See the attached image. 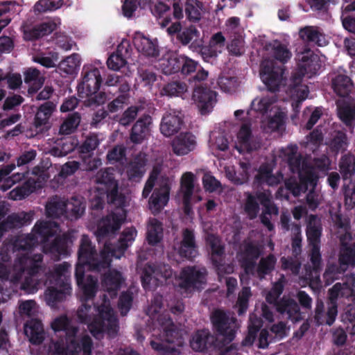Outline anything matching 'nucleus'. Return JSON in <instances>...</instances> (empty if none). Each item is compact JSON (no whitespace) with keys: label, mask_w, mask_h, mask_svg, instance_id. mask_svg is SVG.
Instances as JSON below:
<instances>
[{"label":"nucleus","mask_w":355,"mask_h":355,"mask_svg":"<svg viewBox=\"0 0 355 355\" xmlns=\"http://www.w3.org/2000/svg\"><path fill=\"white\" fill-rule=\"evenodd\" d=\"M121 211L124 212L123 209ZM125 217L124 213L112 212L100 220L95 235L98 242L103 243L104 245L99 254L89 236H82L78 250V260L87 264L90 271L101 272L110 268L112 257L115 256V249L107 239L121 228Z\"/></svg>","instance_id":"nucleus-1"},{"label":"nucleus","mask_w":355,"mask_h":355,"mask_svg":"<svg viewBox=\"0 0 355 355\" xmlns=\"http://www.w3.org/2000/svg\"><path fill=\"white\" fill-rule=\"evenodd\" d=\"M94 309L97 314L92 315V306L83 303L77 311L78 321L87 324L91 334L96 337L98 335L106 333L110 337H114L119 331V321L113 309L111 307L110 300L103 295L101 304L96 306Z\"/></svg>","instance_id":"nucleus-2"},{"label":"nucleus","mask_w":355,"mask_h":355,"mask_svg":"<svg viewBox=\"0 0 355 355\" xmlns=\"http://www.w3.org/2000/svg\"><path fill=\"white\" fill-rule=\"evenodd\" d=\"M95 181L97 186L90 200V208L92 210L103 209L105 198L108 204L116 207L123 208L125 206L126 198L123 193L119 192V184L115 180L113 168L101 169L96 175Z\"/></svg>","instance_id":"nucleus-3"},{"label":"nucleus","mask_w":355,"mask_h":355,"mask_svg":"<svg viewBox=\"0 0 355 355\" xmlns=\"http://www.w3.org/2000/svg\"><path fill=\"white\" fill-rule=\"evenodd\" d=\"M159 67L165 75L178 73L189 81L201 82L209 75L199 62L185 54L173 53L159 60Z\"/></svg>","instance_id":"nucleus-4"},{"label":"nucleus","mask_w":355,"mask_h":355,"mask_svg":"<svg viewBox=\"0 0 355 355\" xmlns=\"http://www.w3.org/2000/svg\"><path fill=\"white\" fill-rule=\"evenodd\" d=\"M42 261V254H35L31 257L24 254L17 258L13 266L16 272L13 280L19 281L24 277L21 289L28 293H34L37 290Z\"/></svg>","instance_id":"nucleus-5"},{"label":"nucleus","mask_w":355,"mask_h":355,"mask_svg":"<svg viewBox=\"0 0 355 355\" xmlns=\"http://www.w3.org/2000/svg\"><path fill=\"white\" fill-rule=\"evenodd\" d=\"M103 80L100 70L94 67L84 66L82 71V81L78 85V96L84 100L88 107L98 106L106 101V94L100 92Z\"/></svg>","instance_id":"nucleus-6"},{"label":"nucleus","mask_w":355,"mask_h":355,"mask_svg":"<svg viewBox=\"0 0 355 355\" xmlns=\"http://www.w3.org/2000/svg\"><path fill=\"white\" fill-rule=\"evenodd\" d=\"M71 265L68 262L55 265L48 279L53 286L48 287L45 291V298L49 305L54 306L66 300L71 294L70 279Z\"/></svg>","instance_id":"nucleus-7"},{"label":"nucleus","mask_w":355,"mask_h":355,"mask_svg":"<svg viewBox=\"0 0 355 355\" xmlns=\"http://www.w3.org/2000/svg\"><path fill=\"white\" fill-rule=\"evenodd\" d=\"M220 338L208 329H198L194 331L190 339V347L196 352H207L209 350H218L219 355H227L228 352L236 349L235 344L225 347L220 343Z\"/></svg>","instance_id":"nucleus-8"},{"label":"nucleus","mask_w":355,"mask_h":355,"mask_svg":"<svg viewBox=\"0 0 355 355\" xmlns=\"http://www.w3.org/2000/svg\"><path fill=\"white\" fill-rule=\"evenodd\" d=\"M214 335L220 338L225 347L230 346L236 334V319L221 309L214 310L210 316Z\"/></svg>","instance_id":"nucleus-9"},{"label":"nucleus","mask_w":355,"mask_h":355,"mask_svg":"<svg viewBox=\"0 0 355 355\" xmlns=\"http://www.w3.org/2000/svg\"><path fill=\"white\" fill-rule=\"evenodd\" d=\"M168 35L176 34L177 40L183 46L191 44L189 48L196 51L202 45V41L200 39V32L194 26L182 29L181 24L175 21L167 28Z\"/></svg>","instance_id":"nucleus-10"},{"label":"nucleus","mask_w":355,"mask_h":355,"mask_svg":"<svg viewBox=\"0 0 355 355\" xmlns=\"http://www.w3.org/2000/svg\"><path fill=\"white\" fill-rule=\"evenodd\" d=\"M339 267L332 266L328 267L324 273V278L334 279L337 273L344 272L349 266L355 265V243L353 245L342 243L340 254L338 257Z\"/></svg>","instance_id":"nucleus-11"},{"label":"nucleus","mask_w":355,"mask_h":355,"mask_svg":"<svg viewBox=\"0 0 355 355\" xmlns=\"http://www.w3.org/2000/svg\"><path fill=\"white\" fill-rule=\"evenodd\" d=\"M174 250L182 259L193 260L198 255V246L194 231L185 228L182 232V240L174 246Z\"/></svg>","instance_id":"nucleus-12"},{"label":"nucleus","mask_w":355,"mask_h":355,"mask_svg":"<svg viewBox=\"0 0 355 355\" xmlns=\"http://www.w3.org/2000/svg\"><path fill=\"white\" fill-rule=\"evenodd\" d=\"M277 263V258L273 254H269L265 257H261L259 262H254V266L251 270L241 273L240 279L243 282L244 279L248 280L250 277H255L262 281L266 279V276L270 275L275 270Z\"/></svg>","instance_id":"nucleus-13"},{"label":"nucleus","mask_w":355,"mask_h":355,"mask_svg":"<svg viewBox=\"0 0 355 355\" xmlns=\"http://www.w3.org/2000/svg\"><path fill=\"white\" fill-rule=\"evenodd\" d=\"M217 93L210 88L199 85L195 87L192 100L198 107L201 114H207L212 111L216 103Z\"/></svg>","instance_id":"nucleus-14"},{"label":"nucleus","mask_w":355,"mask_h":355,"mask_svg":"<svg viewBox=\"0 0 355 355\" xmlns=\"http://www.w3.org/2000/svg\"><path fill=\"white\" fill-rule=\"evenodd\" d=\"M299 185L295 182H291L286 180L285 182L286 187L291 191L294 195L300 194V192H306L307 190L313 191L318 181V175L315 172L314 169L309 166L305 170H302V173H300Z\"/></svg>","instance_id":"nucleus-15"},{"label":"nucleus","mask_w":355,"mask_h":355,"mask_svg":"<svg viewBox=\"0 0 355 355\" xmlns=\"http://www.w3.org/2000/svg\"><path fill=\"white\" fill-rule=\"evenodd\" d=\"M262 250L258 244L252 241L243 243L240 251L237 253L239 265L243 273L251 270L254 262L261 255Z\"/></svg>","instance_id":"nucleus-16"},{"label":"nucleus","mask_w":355,"mask_h":355,"mask_svg":"<svg viewBox=\"0 0 355 355\" xmlns=\"http://www.w3.org/2000/svg\"><path fill=\"white\" fill-rule=\"evenodd\" d=\"M207 245L209 247L211 251V259L213 265L218 268L219 271H224L225 273H231L233 271V266L228 264L225 268L222 263L223 257L225 254L224 245L221 244L219 238L214 234H209L206 239Z\"/></svg>","instance_id":"nucleus-17"},{"label":"nucleus","mask_w":355,"mask_h":355,"mask_svg":"<svg viewBox=\"0 0 355 355\" xmlns=\"http://www.w3.org/2000/svg\"><path fill=\"white\" fill-rule=\"evenodd\" d=\"M171 275V269L168 265L147 263L144 267L141 275L142 286L145 290H150V282L153 278L156 280H157L159 277L167 279L170 277Z\"/></svg>","instance_id":"nucleus-18"},{"label":"nucleus","mask_w":355,"mask_h":355,"mask_svg":"<svg viewBox=\"0 0 355 355\" xmlns=\"http://www.w3.org/2000/svg\"><path fill=\"white\" fill-rule=\"evenodd\" d=\"M74 240L73 234L71 232L64 233L56 236L51 243H45L43 245L44 253H49L60 257L69 254V248Z\"/></svg>","instance_id":"nucleus-19"},{"label":"nucleus","mask_w":355,"mask_h":355,"mask_svg":"<svg viewBox=\"0 0 355 355\" xmlns=\"http://www.w3.org/2000/svg\"><path fill=\"white\" fill-rule=\"evenodd\" d=\"M284 73V69L269 66L263 63L261 69V78L268 89L272 92L279 91Z\"/></svg>","instance_id":"nucleus-20"},{"label":"nucleus","mask_w":355,"mask_h":355,"mask_svg":"<svg viewBox=\"0 0 355 355\" xmlns=\"http://www.w3.org/2000/svg\"><path fill=\"white\" fill-rule=\"evenodd\" d=\"M297 65L300 80L305 76L311 78L318 73L321 67L319 58L311 51L302 53Z\"/></svg>","instance_id":"nucleus-21"},{"label":"nucleus","mask_w":355,"mask_h":355,"mask_svg":"<svg viewBox=\"0 0 355 355\" xmlns=\"http://www.w3.org/2000/svg\"><path fill=\"white\" fill-rule=\"evenodd\" d=\"M157 322L163 329L164 340L166 343H174L178 346L182 344V334L168 314L159 315Z\"/></svg>","instance_id":"nucleus-22"},{"label":"nucleus","mask_w":355,"mask_h":355,"mask_svg":"<svg viewBox=\"0 0 355 355\" xmlns=\"http://www.w3.org/2000/svg\"><path fill=\"white\" fill-rule=\"evenodd\" d=\"M181 279V287L198 290L206 282V272L198 270L195 266H188L182 270Z\"/></svg>","instance_id":"nucleus-23"},{"label":"nucleus","mask_w":355,"mask_h":355,"mask_svg":"<svg viewBox=\"0 0 355 355\" xmlns=\"http://www.w3.org/2000/svg\"><path fill=\"white\" fill-rule=\"evenodd\" d=\"M276 311L293 323L303 320L304 317L297 302L292 298L283 297L279 299Z\"/></svg>","instance_id":"nucleus-24"},{"label":"nucleus","mask_w":355,"mask_h":355,"mask_svg":"<svg viewBox=\"0 0 355 355\" xmlns=\"http://www.w3.org/2000/svg\"><path fill=\"white\" fill-rule=\"evenodd\" d=\"M309 259L311 263V270L309 275V286L312 288L320 287V274L322 269V260L320 253V246H311L309 254Z\"/></svg>","instance_id":"nucleus-25"},{"label":"nucleus","mask_w":355,"mask_h":355,"mask_svg":"<svg viewBox=\"0 0 355 355\" xmlns=\"http://www.w3.org/2000/svg\"><path fill=\"white\" fill-rule=\"evenodd\" d=\"M196 144V137L191 132H181L175 137L172 141L171 146L174 154L182 156L194 150Z\"/></svg>","instance_id":"nucleus-26"},{"label":"nucleus","mask_w":355,"mask_h":355,"mask_svg":"<svg viewBox=\"0 0 355 355\" xmlns=\"http://www.w3.org/2000/svg\"><path fill=\"white\" fill-rule=\"evenodd\" d=\"M152 117L148 114L141 116L133 125L131 129L130 139L135 144H141L150 133V125Z\"/></svg>","instance_id":"nucleus-27"},{"label":"nucleus","mask_w":355,"mask_h":355,"mask_svg":"<svg viewBox=\"0 0 355 355\" xmlns=\"http://www.w3.org/2000/svg\"><path fill=\"white\" fill-rule=\"evenodd\" d=\"M170 188L166 186H162L155 189L150 197L148 205L153 215H157L162 211L167 205L169 200Z\"/></svg>","instance_id":"nucleus-28"},{"label":"nucleus","mask_w":355,"mask_h":355,"mask_svg":"<svg viewBox=\"0 0 355 355\" xmlns=\"http://www.w3.org/2000/svg\"><path fill=\"white\" fill-rule=\"evenodd\" d=\"M133 44L138 51L146 57L157 58L159 50L157 40H151L141 34L137 33L133 38Z\"/></svg>","instance_id":"nucleus-29"},{"label":"nucleus","mask_w":355,"mask_h":355,"mask_svg":"<svg viewBox=\"0 0 355 355\" xmlns=\"http://www.w3.org/2000/svg\"><path fill=\"white\" fill-rule=\"evenodd\" d=\"M345 284L336 283L328 291V301H327V315L329 318V322L331 323L336 320L338 315V299L339 297H343V290Z\"/></svg>","instance_id":"nucleus-30"},{"label":"nucleus","mask_w":355,"mask_h":355,"mask_svg":"<svg viewBox=\"0 0 355 355\" xmlns=\"http://www.w3.org/2000/svg\"><path fill=\"white\" fill-rule=\"evenodd\" d=\"M125 279L122 274L116 270H109L104 274L101 279L103 288L110 295L111 297H116Z\"/></svg>","instance_id":"nucleus-31"},{"label":"nucleus","mask_w":355,"mask_h":355,"mask_svg":"<svg viewBox=\"0 0 355 355\" xmlns=\"http://www.w3.org/2000/svg\"><path fill=\"white\" fill-rule=\"evenodd\" d=\"M322 227L320 219L314 214L308 216L306 234L310 246H320Z\"/></svg>","instance_id":"nucleus-32"},{"label":"nucleus","mask_w":355,"mask_h":355,"mask_svg":"<svg viewBox=\"0 0 355 355\" xmlns=\"http://www.w3.org/2000/svg\"><path fill=\"white\" fill-rule=\"evenodd\" d=\"M51 327L55 333L64 332L67 341L76 337L78 331V327L73 325L71 319L65 314L56 317L51 322Z\"/></svg>","instance_id":"nucleus-33"},{"label":"nucleus","mask_w":355,"mask_h":355,"mask_svg":"<svg viewBox=\"0 0 355 355\" xmlns=\"http://www.w3.org/2000/svg\"><path fill=\"white\" fill-rule=\"evenodd\" d=\"M56 24L53 21L41 23L31 28L24 30L23 37L26 41H35L51 34L56 29Z\"/></svg>","instance_id":"nucleus-34"},{"label":"nucleus","mask_w":355,"mask_h":355,"mask_svg":"<svg viewBox=\"0 0 355 355\" xmlns=\"http://www.w3.org/2000/svg\"><path fill=\"white\" fill-rule=\"evenodd\" d=\"M55 108L56 104L51 101H46L40 105L34 118L35 127L40 130H44Z\"/></svg>","instance_id":"nucleus-35"},{"label":"nucleus","mask_w":355,"mask_h":355,"mask_svg":"<svg viewBox=\"0 0 355 355\" xmlns=\"http://www.w3.org/2000/svg\"><path fill=\"white\" fill-rule=\"evenodd\" d=\"M299 36L304 42L314 44L318 46H324L328 43L324 34L317 26H306L301 28Z\"/></svg>","instance_id":"nucleus-36"},{"label":"nucleus","mask_w":355,"mask_h":355,"mask_svg":"<svg viewBox=\"0 0 355 355\" xmlns=\"http://www.w3.org/2000/svg\"><path fill=\"white\" fill-rule=\"evenodd\" d=\"M24 334L28 337L29 341L32 344H41L44 339L42 322L38 319H31L27 321L24 324Z\"/></svg>","instance_id":"nucleus-37"},{"label":"nucleus","mask_w":355,"mask_h":355,"mask_svg":"<svg viewBox=\"0 0 355 355\" xmlns=\"http://www.w3.org/2000/svg\"><path fill=\"white\" fill-rule=\"evenodd\" d=\"M182 123L183 121L179 116L167 113L162 119L160 131L165 137H171L179 132Z\"/></svg>","instance_id":"nucleus-38"},{"label":"nucleus","mask_w":355,"mask_h":355,"mask_svg":"<svg viewBox=\"0 0 355 355\" xmlns=\"http://www.w3.org/2000/svg\"><path fill=\"white\" fill-rule=\"evenodd\" d=\"M40 187L39 181L35 180L34 178H29L22 185L13 189L10 192V197L14 200H22L35 192Z\"/></svg>","instance_id":"nucleus-39"},{"label":"nucleus","mask_w":355,"mask_h":355,"mask_svg":"<svg viewBox=\"0 0 355 355\" xmlns=\"http://www.w3.org/2000/svg\"><path fill=\"white\" fill-rule=\"evenodd\" d=\"M225 46V38L221 32L214 34L209 42V46L202 51L206 58H215L220 53Z\"/></svg>","instance_id":"nucleus-40"},{"label":"nucleus","mask_w":355,"mask_h":355,"mask_svg":"<svg viewBox=\"0 0 355 355\" xmlns=\"http://www.w3.org/2000/svg\"><path fill=\"white\" fill-rule=\"evenodd\" d=\"M137 235V230L135 227L125 228L118 240L116 245L112 247L115 249V256L119 258L123 254L128 248L132 243Z\"/></svg>","instance_id":"nucleus-41"},{"label":"nucleus","mask_w":355,"mask_h":355,"mask_svg":"<svg viewBox=\"0 0 355 355\" xmlns=\"http://www.w3.org/2000/svg\"><path fill=\"white\" fill-rule=\"evenodd\" d=\"M24 83L28 85V92L30 94L36 93L43 85L44 78L40 70L36 68H28L24 73Z\"/></svg>","instance_id":"nucleus-42"},{"label":"nucleus","mask_w":355,"mask_h":355,"mask_svg":"<svg viewBox=\"0 0 355 355\" xmlns=\"http://www.w3.org/2000/svg\"><path fill=\"white\" fill-rule=\"evenodd\" d=\"M237 139L241 148L250 153L257 149V144L252 141L250 124H243L237 134Z\"/></svg>","instance_id":"nucleus-43"},{"label":"nucleus","mask_w":355,"mask_h":355,"mask_svg":"<svg viewBox=\"0 0 355 355\" xmlns=\"http://www.w3.org/2000/svg\"><path fill=\"white\" fill-rule=\"evenodd\" d=\"M38 243L35 235L21 234L17 236L12 242V250L15 252L28 251L32 250Z\"/></svg>","instance_id":"nucleus-44"},{"label":"nucleus","mask_w":355,"mask_h":355,"mask_svg":"<svg viewBox=\"0 0 355 355\" xmlns=\"http://www.w3.org/2000/svg\"><path fill=\"white\" fill-rule=\"evenodd\" d=\"M334 92L340 97L349 95L353 87L351 79L346 75L338 74L331 80Z\"/></svg>","instance_id":"nucleus-45"},{"label":"nucleus","mask_w":355,"mask_h":355,"mask_svg":"<svg viewBox=\"0 0 355 355\" xmlns=\"http://www.w3.org/2000/svg\"><path fill=\"white\" fill-rule=\"evenodd\" d=\"M146 159L136 157L128 166L127 175L132 181H139L146 172Z\"/></svg>","instance_id":"nucleus-46"},{"label":"nucleus","mask_w":355,"mask_h":355,"mask_svg":"<svg viewBox=\"0 0 355 355\" xmlns=\"http://www.w3.org/2000/svg\"><path fill=\"white\" fill-rule=\"evenodd\" d=\"M261 192H256L252 193L250 192H245V200L244 202L243 209L248 218L250 220L255 219L260 211L259 201L258 199L259 194Z\"/></svg>","instance_id":"nucleus-47"},{"label":"nucleus","mask_w":355,"mask_h":355,"mask_svg":"<svg viewBox=\"0 0 355 355\" xmlns=\"http://www.w3.org/2000/svg\"><path fill=\"white\" fill-rule=\"evenodd\" d=\"M338 166L343 180H350L355 173V155L352 153L342 155Z\"/></svg>","instance_id":"nucleus-48"},{"label":"nucleus","mask_w":355,"mask_h":355,"mask_svg":"<svg viewBox=\"0 0 355 355\" xmlns=\"http://www.w3.org/2000/svg\"><path fill=\"white\" fill-rule=\"evenodd\" d=\"M163 238L162 223L157 218H151L149 221L146 234V239L149 245H155Z\"/></svg>","instance_id":"nucleus-49"},{"label":"nucleus","mask_w":355,"mask_h":355,"mask_svg":"<svg viewBox=\"0 0 355 355\" xmlns=\"http://www.w3.org/2000/svg\"><path fill=\"white\" fill-rule=\"evenodd\" d=\"M46 212L49 217L58 218L67 214L66 200L55 196L46 205Z\"/></svg>","instance_id":"nucleus-50"},{"label":"nucleus","mask_w":355,"mask_h":355,"mask_svg":"<svg viewBox=\"0 0 355 355\" xmlns=\"http://www.w3.org/2000/svg\"><path fill=\"white\" fill-rule=\"evenodd\" d=\"M31 235H35L41 242L46 243L49 238L53 236V223L50 221H37L34 225Z\"/></svg>","instance_id":"nucleus-51"},{"label":"nucleus","mask_w":355,"mask_h":355,"mask_svg":"<svg viewBox=\"0 0 355 355\" xmlns=\"http://www.w3.org/2000/svg\"><path fill=\"white\" fill-rule=\"evenodd\" d=\"M69 342L73 347L76 355L80 352H83V355L92 354L93 341L89 335L83 336L79 340H77L76 337L71 338Z\"/></svg>","instance_id":"nucleus-52"},{"label":"nucleus","mask_w":355,"mask_h":355,"mask_svg":"<svg viewBox=\"0 0 355 355\" xmlns=\"http://www.w3.org/2000/svg\"><path fill=\"white\" fill-rule=\"evenodd\" d=\"M150 10L154 16L162 19L159 22L161 26L166 27L171 23L170 6L159 1L150 8Z\"/></svg>","instance_id":"nucleus-53"},{"label":"nucleus","mask_w":355,"mask_h":355,"mask_svg":"<svg viewBox=\"0 0 355 355\" xmlns=\"http://www.w3.org/2000/svg\"><path fill=\"white\" fill-rule=\"evenodd\" d=\"M194 178L195 176L191 172L184 173L181 178L180 187L185 204L191 200L194 191Z\"/></svg>","instance_id":"nucleus-54"},{"label":"nucleus","mask_w":355,"mask_h":355,"mask_svg":"<svg viewBox=\"0 0 355 355\" xmlns=\"http://www.w3.org/2000/svg\"><path fill=\"white\" fill-rule=\"evenodd\" d=\"M32 220V216L26 212L12 214L4 220L10 230L19 228L25 225L29 224Z\"/></svg>","instance_id":"nucleus-55"},{"label":"nucleus","mask_w":355,"mask_h":355,"mask_svg":"<svg viewBox=\"0 0 355 355\" xmlns=\"http://www.w3.org/2000/svg\"><path fill=\"white\" fill-rule=\"evenodd\" d=\"M187 91L185 83L175 80L166 84L161 90V94L169 97L182 96Z\"/></svg>","instance_id":"nucleus-56"},{"label":"nucleus","mask_w":355,"mask_h":355,"mask_svg":"<svg viewBox=\"0 0 355 355\" xmlns=\"http://www.w3.org/2000/svg\"><path fill=\"white\" fill-rule=\"evenodd\" d=\"M66 207L67 214L78 218L85 212V205L82 198L73 196L66 200Z\"/></svg>","instance_id":"nucleus-57"},{"label":"nucleus","mask_w":355,"mask_h":355,"mask_svg":"<svg viewBox=\"0 0 355 355\" xmlns=\"http://www.w3.org/2000/svg\"><path fill=\"white\" fill-rule=\"evenodd\" d=\"M105 85L117 87L116 92H127L130 91V85L126 77L119 76L116 73L107 75L105 78Z\"/></svg>","instance_id":"nucleus-58"},{"label":"nucleus","mask_w":355,"mask_h":355,"mask_svg":"<svg viewBox=\"0 0 355 355\" xmlns=\"http://www.w3.org/2000/svg\"><path fill=\"white\" fill-rule=\"evenodd\" d=\"M288 164L291 171L298 175L302 172V170H305L309 166L303 159L302 156L293 150L288 154Z\"/></svg>","instance_id":"nucleus-59"},{"label":"nucleus","mask_w":355,"mask_h":355,"mask_svg":"<svg viewBox=\"0 0 355 355\" xmlns=\"http://www.w3.org/2000/svg\"><path fill=\"white\" fill-rule=\"evenodd\" d=\"M348 139L346 134L342 131H338L329 143L330 150L337 155L347 150Z\"/></svg>","instance_id":"nucleus-60"},{"label":"nucleus","mask_w":355,"mask_h":355,"mask_svg":"<svg viewBox=\"0 0 355 355\" xmlns=\"http://www.w3.org/2000/svg\"><path fill=\"white\" fill-rule=\"evenodd\" d=\"M78 287L83 291L85 300H91L96 295L98 288V279L96 277L88 275L85 281Z\"/></svg>","instance_id":"nucleus-61"},{"label":"nucleus","mask_w":355,"mask_h":355,"mask_svg":"<svg viewBox=\"0 0 355 355\" xmlns=\"http://www.w3.org/2000/svg\"><path fill=\"white\" fill-rule=\"evenodd\" d=\"M114 95H116V98L107 105V111L111 113L122 110L125 105L128 104L130 97V92H115Z\"/></svg>","instance_id":"nucleus-62"},{"label":"nucleus","mask_w":355,"mask_h":355,"mask_svg":"<svg viewBox=\"0 0 355 355\" xmlns=\"http://www.w3.org/2000/svg\"><path fill=\"white\" fill-rule=\"evenodd\" d=\"M272 53L274 58L282 64L288 62L291 58L292 53L286 45L275 40L272 48Z\"/></svg>","instance_id":"nucleus-63"},{"label":"nucleus","mask_w":355,"mask_h":355,"mask_svg":"<svg viewBox=\"0 0 355 355\" xmlns=\"http://www.w3.org/2000/svg\"><path fill=\"white\" fill-rule=\"evenodd\" d=\"M203 4L197 0H188L185 6V12L189 21L197 22L201 19V10Z\"/></svg>","instance_id":"nucleus-64"}]
</instances>
